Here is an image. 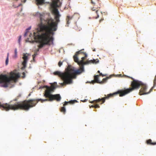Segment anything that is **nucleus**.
Here are the masks:
<instances>
[{
  "mask_svg": "<svg viewBox=\"0 0 156 156\" xmlns=\"http://www.w3.org/2000/svg\"><path fill=\"white\" fill-rule=\"evenodd\" d=\"M100 6H99V7H98L96 9H95V7H93L91 9L93 11H95V12L96 14L97 15V17L98 18L99 17V15L98 14V8L100 9Z\"/></svg>",
  "mask_w": 156,
  "mask_h": 156,
  "instance_id": "13",
  "label": "nucleus"
},
{
  "mask_svg": "<svg viewBox=\"0 0 156 156\" xmlns=\"http://www.w3.org/2000/svg\"><path fill=\"white\" fill-rule=\"evenodd\" d=\"M156 85V75L155 77V78L154 81V86L152 88H153V87Z\"/></svg>",
  "mask_w": 156,
  "mask_h": 156,
  "instance_id": "20",
  "label": "nucleus"
},
{
  "mask_svg": "<svg viewBox=\"0 0 156 156\" xmlns=\"http://www.w3.org/2000/svg\"><path fill=\"white\" fill-rule=\"evenodd\" d=\"M73 17V16H67L66 18V27H69V24L70 23V21L72 19Z\"/></svg>",
  "mask_w": 156,
  "mask_h": 156,
  "instance_id": "10",
  "label": "nucleus"
},
{
  "mask_svg": "<svg viewBox=\"0 0 156 156\" xmlns=\"http://www.w3.org/2000/svg\"><path fill=\"white\" fill-rule=\"evenodd\" d=\"M53 88L47 87V89L45 91V93L44 94V96L46 98H48V99L51 97V96L52 94H51V92L53 91V89H54V87H53Z\"/></svg>",
  "mask_w": 156,
  "mask_h": 156,
  "instance_id": "6",
  "label": "nucleus"
},
{
  "mask_svg": "<svg viewBox=\"0 0 156 156\" xmlns=\"http://www.w3.org/2000/svg\"><path fill=\"white\" fill-rule=\"evenodd\" d=\"M37 55V52L35 51L34 54L32 55L33 60H34V58Z\"/></svg>",
  "mask_w": 156,
  "mask_h": 156,
  "instance_id": "19",
  "label": "nucleus"
},
{
  "mask_svg": "<svg viewBox=\"0 0 156 156\" xmlns=\"http://www.w3.org/2000/svg\"><path fill=\"white\" fill-rule=\"evenodd\" d=\"M62 65V62L61 61H59L58 64V65L59 67H60Z\"/></svg>",
  "mask_w": 156,
  "mask_h": 156,
  "instance_id": "24",
  "label": "nucleus"
},
{
  "mask_svg": "<svg viewBox=\"0 0 156 156\" xmlns=\"http://www.w3.org/2000/svg\"><path fill=\"white\" fill-rule=\"evenodd\" d=\"M98 77L99 76L98 75H95L94 76V80L91 81V82L93 84H94L95 82L100 84L103 83L105 82L108 78V77L104 78L102 81L100 82L98 80Z\"/></svg>",
  "mask_w": 156,
  "mask_h": 156,
  "instance_id": "7",
  "label": "nucleus"
},
{
  "mask_svg": "<svg viewBox=\"0 0 156 156\" xmlns=\"http://www.w3.org/2000/svg\"><path fill=\"white\" fill-rule=\"evenodd\" d=\"M98 73H100V71L99 70H98Z\"/></svg>",
  "mask_w": 156,
  "mask_h": 156,
  "instance_id": "32",
  "label": "nucleus"
},
{
  "mask_svg": "<svg viewBox=\"0 0 156 156\" xmlns=\"http://www.w3.org/2000/svg\"><path fill=\"white\" fill-rule=\"evenodd\" d=\"M83 49L80 50L78 51H77L75 55L73 56V58L75 62H77L78 61V56L79 55H85V54H87L83 51Z\"/></svg>",
  "mask_w": 156,
  "mask_h": 156,
  "instance_id": "8",
  "label": "nucleus"
},
{
  "mask_svg": "<svg viewBox=\"0 0 156 156\" xmlns=\"http://www.w3.org/2000/svg\"><path fill=\"white\" fill-rule=\"evenodd\" d=\"M14 52H15V55L13 56V58H15L17 57V49L16 48H15V49Z\"/></svg>",
  "mask_w": 156,
  "mask_h": 156,
  "instance_id": "17",
  "label": "nucleus"
},
{
  "mask_svg": "<svg viewBox=\"0 0 156 156\" xmlns=\"http://www.w3.org/2000/svg\"><path fill=\"white\" fill-rule=\"evenodd\" d=\"M94 105H92L91 106H90V108H94Z\"/></svg>",
  "mask_w": 156,
  "mask_h": 156,
  "instance_id": "27",
  "label": "nucleus"
},
{
  "mask_svg": "<svg viewBox=\"0 0 156 156\" xmlns=\"http://www.w3.org/2000/svg\"><path fill=\"white\" fill-rule=\"evenodd\" d=\"M9 62V58H8V56L7 57L5 61V64L6 65H7L8 63Z\"/></svg>",
  "mask_w": 156,
  "mask_h": 156,
  "instance_id": "22",
  "label": "nucleus"
},
{
  "mask_svg": "<svg viewBox=\"0 0 156 156\" xmlns=\"http://www.w3.org/2000/svg\"><path fill=\"white\" fill-rule=\"evenodd\" d=\"M61 99V98L59 94H52L49 99H38L25 100L23 101L17 102L14 104H11L12 101L9 103L1 104L0 102V108L2 110L6 111L10 110L15 111L19 109L27 111L30 108L35 106L38 101H41V103H43L46 101H51L53 100H56L58 102Z\"/></svg>",
  "mask_w": 156,
  "mask_h": 156,
  "instance_id": "3",
  "label": "nucleus"
},
{
  "mask_svg": "<svg viewBox=\"0 0 156 156\" xmlns=\"http://www.w3.org/2000/svg\"><path fill=\"white\" fill-rule=\"evenodd\" d=\"M9 53H8L7 57L8 56V58H9Z\"/></svg>",
  "mask_w": 156,
  "mask_h": 156,
  "instance_id": "30",
  "label": "nucleus"
},
{
  "mask_svg": "<svg viewBox=\"0 0 156 156\" xmlns=\"http://www.w3.org/2000/svg\"><path fill=\"white\" fill-rule=\"evenodd\" d=\"M100 76H105V75H103L101 73H100Z\"/></svg>",
  "mask_w": 156,
  "mask_h": 156,
  "instance_id": "26",
  "label": "nucleus"
},
{
  "mask_svg": "<svg viewBox=\"0 0 156 156\" xmlns=\"http://www.w3.org/2000/svg\"><path fill=\"white\" fill-rule=\"evenodd\" d=\"M23 56L22 58L24 60L22 63L23 66L22 68L23 69L25 68L26 66L28 60V56L29 54L27 53L25 54L23 53Z\"/></svg>",
  "mask_w": 156,
  "mask_h": 156,
  "instance_id": "9",
  "label": "nucleus"
},
{
  "mask_svg": "<svg viewBox=\"0 0 156 156\" xmlns=\"http://www.w3.org/2000/svg\"><path fill=\"white\" fill-rule=\"evenodd\" d=\"M86 101H87V100H85L83 102H86Z\"/></svg>",
  "mask_w": 156,
  "mask_h": 156,
  "instance_id": "31",
  "label": "nucleus"
},
{
  "mask_svg": "<svg viewBox=\"0 0 156 156\" xmlns=\"http://www.w3.org/2000/svg\"><path fill=\"white\" fill-rule=\"evenodd\" d=\"M100 106L98 104H95L94 105V108H99Z\"/></svg>",
  "mask_w": 156,
  "mask_h": 156,
  "instance_id": "23",
  "label": "nucleus"
},
{
  "mask_svg": "<svg viewBox=\"0 0 156 156\" xmlns=\"http://www.w3.org/2000/svg\"><path fill=\"white\" fill-rule=\"evenodd\" d=\"M84 56L81 58V60L79 61L78 58V62H75L77 63L80 66V68L76 70H74L73 67L70 66H68L66 69H65V72L62 73L60 71H56L53 74L55 75H58L64 81L63 83H61V85H64L65 84H69L73 82L72 80L76 78V75L81 74L84 71V65L89 64L91 63H97L99 62L98 59H94L91 60H87L84 62V60L87 57V54L84 55Z\"/></svg>",
  "mask_w": 156,
  "mask_h": 156,
  "instance_id": "2",
  "label": "nucleus"
},
{
  "mask_svg": "<svg viewBox=\"0 0 156 156\" xmlns=\"http://www.w3.org/2000/svg\"><path fill=\"white\" fill-rule=\"evenodd\" d=\"M55 15V19L50 18L46 20L43 18V15H40L41 23L38 25L37 32L34 33V37L36 42L40 44L38 46V48L36 50L37 52L39 49L43 47L45 45H50L51 43H53V38L50 35L53 34V31H55L57 29L58 23L60 22L59 18L61 15L57 9L53 10Z\"/></svg>",
  "mask_w": 156,
  "mask_h": 156,
  "instance_id": "1",
  "label": "nucleus"
},
{
  "mask_svg": "<svg viewBox=\"0 0 156 156\" xmlns=\"http://www.w3.org/2000/svg\"><path fill=\"white\" fill-rule=\"evenodd\" d=\"M91 3L92 4H94V3L92 1V0H91Z\"/></svg>",
  "mask_w": 156,
  "mask_h": 156,
  "instance_id": "28",
  "label": "nucleus"
},
{
  "mask_svg": "<svg viewBox=\"0 0 156 156\" xmlns=\"http://www.w3.org/2000/svg\"><path fill=\"white\" fill-rule=\"evenodd\" d=\"M26 0H24V2H26Z\"/></svg>",
  "mask_w": 156,
  "mask_h": 156,
  "instance_id": "33",
  "label": "nucleus"
},
{
  "mask_svg": "<svg viewBox=\"0 0 156 156\" xmlns=\"http://www.w3.org/2000/svg\"><path fill=\"white\" fill-rule=\"evenodd\" d=\"M44 0H36L37 4L38 5H41L44 3Z\"/></svg>",
  "mask_w": 156,
  "mask_h": 156,
  "instance_id": "15",
  "label": "nucleus"
},
{
  "mask_svg": "<svg viewBox=\"0 0 156 156\" xmlns=\"http://www.w3.org/2000/svg\"><path fill=\"white\" fill-rule=\"evenodd\" d=\"M20 77V74L19 73L14 72L11 73L10 77L6 75L1 74L0 75V86L5 87H7L11 80L15 81Z\"/></svg>",
  "mask_w": 156,
  "mask_h": 156,
  "instance_id": "5",
  "label": "nucleus"
},
{
  "mask_svg": "<svg viewBox=\"0 0 156 156\" xmlns=\"http://www.w3.org/2000/svg\"><path fill=\"white\" fill-rule=\"evenodd\" d=\"M147 144L154 145L156 144V142L152 143L151 139H149L147 140Z\"/></svg>",
  "mask_w": 156,
  "mask_h": 156,
  "instance_id": "14",
  "label": "nucleus"
},
{
  "mask_svg": "<svg viewBox=\"0 0 156 156\" xmlns=\"http://www.w3.org/2000/svg\"><path fill=\"white\" fill-rule=\"evenodd\" d=\"M127 76L128 78H130L133 80V81L131 82V88L124 90H119L116 92L108 94L106 97L101 98H98V99L91 101L90 102L92 103H96L101 101L102 103H101V104L104 103L106 99H109V98L113 97L114 95L119 94L120 97H122L135 89H138L140 86H141L142 87L140 90L139 92V94L140 95L148 94L152 90L153 88H151L149 91L147 92V87L146 85L143 84L141 81L135 80L132 77L128 76Z\"/></svg>",
  "mask_w": 156,
  "mask_h": 156,
  "instance_id": "4",
  "label": "nucleus"
},
{
  "mask_svg": "<svg viewBox=\"0 0 156 156\" xmlns=\"http://www.w3.org/2000/svg\"><path fill=\"white\" fill-rule=\"evenodd\" d=\"M21 95L20 94H19L15 99L13 100V101H17L18 99L21 97Z\"/></svg>",
  "mask_w": 156,
  "mask_h": 156,
  "instance_id": "18",
  "label": "nucleus"
},
{
  "mask_svg": "<svg viewBox=\"0 0 156 156\" xmlns=\"http://www.w3.org/2000/svg\"><path fill=\"white\" fill-rule=\"evenodd\" d=\"M60 111L63 113V114H65L66 112V110L65 107L63 106L60 109Z\"/></svg>",
  "mask_w": 156,
  "mask_h": 156,
  "instance_id": "16",
  "label": "nucleus"
},
{
  "mask_svg": "<svg viewBox=\"0 0 156 156\" xmlns=\"http://www.w3.org/2000/svg\"><path fill=\"white\" fill-rule=\"evenodd\" d=\"M60 0H55L53 2V5L55 7H58L61 4Z\"/></svg>",
  "mask_w": 156,
  "mask_h": 156,
  "instance_id": "11",
  "label": "nucleus"
},
{
  "mask_svg": "<svg viewBox=\"0 0 156 156\" xmlns=\"http://www.w3.org/2000/svg\"><path fill=\"white\" fill-rule=\"evenodd\" d=\"M23 74L24 76H25V73L24 72H23Z\"/></svg>",
  "mask_w": 156,
  "mask_h": 156,
  "instance_id": "29",
  "label": "nucleus"
},
{
  "mask_svg": "<svg viewBox=\"0 0 156 156\" xmlns=\"http://www.w3.org/2000/svg\"><path fill=\"white\" fill-rule=\"evenodd\" d=\"M31 29V27H29L28 28L26 29V33H25L24 34V36H26V34H27V32H28V30H30Z\"/></svg>",
  "mask_w": 156,
  "mask_h": 156,
  "instance_id": "21",
  "label": "nucleus"
},
{
  "mask_svg": "<svg viewBox=\"0 0 156 156\" xmlns=\"http://www.w3.org/2000/svg\"><path fill=\"white\" fill-rule=\"evenodd\" d=\"M76 102H77V101L76 100H71L69 101H65L63 104V105L64 107V106L67 105L69 103L70 104H73Z\"/></svg>",
  "mask_w": 156,
  "mask_h": 156,
  "instance_id": "12",
  "label": "nucleus"
},
{
  "mask_svg": "<svg viewBox=\"0 0 156 156\" xmlns=\"http://www.w3.org/2000/svg\"><path fill=\"white\" fill-rule=\"evenodd\" d=\"M95 51V49H94V50H93V51Z\"/></svg>",
  "mask_w": 156,
  "mask_h": 156,
  "instance_id": "34",
  "label": "nucleus"
},
{
  "mask_svg": "<svg viewBox=\"0 0 156 156\" xmlns=\"http://www.w3.org/2000/svg\"><path fill=\"white\" fill-rule=\"evenodd\" d=\"M21 36H20L19 37V39H18V41H19V43H20V41L21 40Z\"/></svg>",
  "mask_w": 156,
  "mask_h": 156,
  "instance_id": "25",
  "label": "nucleus"
}]
</instances>
